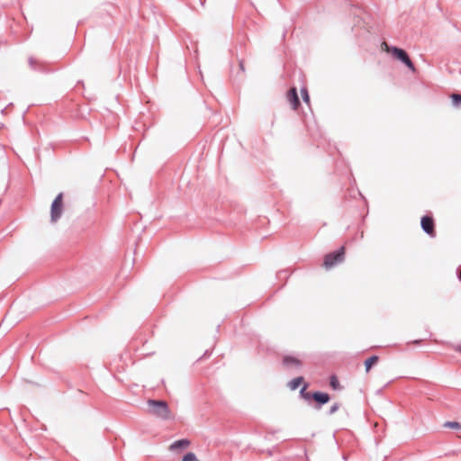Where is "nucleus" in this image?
Returning <instances> with one entry per match:
<instances>
[{
	"instance_id": "nucleus-1",
	"label": "nucleus",
	"mask_w": 461,
	"mask_h": 461,
	"mask_svg": "<svg viewBox=\"0 0 461 461\" xmlns=\"http://www.w3.org/2000/svg\"><path fill=\"white\" fill-rule=\"evenodd\" d=\"M149 413L163 420L172 418L167 403L160 400H149L147 402Z\"/></svg>"
},
{
	"instance_id": "nucleus-2",
	"label": "nucleus",
	"mask_w": 461,
	"mask_h": 461,
	"mask_svg": "<svg viewBox=\"0 0 461 461\" xmlns=\"http://www.w3.org/2000/svg\"><path fill=\"white\" fill-rule=\"evenodd\" d=\"M381 48L383 50L392 54L395 59H399L400 61L404 63L410 69L414 71V65L404 50L397 47L389 46L385 41H383L381 43Z\"/></svg>"
},
{
	"instance_id": "nucleus-3",
	"label": "nucleus",
	"mask_w": 461,
	"mask_h": 461,
	"mask_svg": "<svg viewBox=\"0 0 461 461\" xmlns=\"http://www.w3.org/2000/svg\"><path fill=\"white\" fill-rule=\"evenodd\" d=\"M344 247H341L337 251L327 254L324 258L323 267L326 269H330L336 266L337 264L341 263L344 260Z\"/></svg>"
},
{
	"instance_id": "nucleus-4",
	"label": "nucleus",
	"mask_w": 461,
	"mask_h": 461,
	"mask_svg": "<svg viewBox=\"0 0 461 461\" xmlns=\"http://www.w3.org/2000/svg\"><path fill=\"white\" fill-rule=\"evenodd\" d=\"M62 199H63V194H59L51 204L50 209V220L52 222H56L62 214Z\"/></svg>"
},
{
	"instance_id": "nucleus-5",
	"label": "nucleus",
	"mask_w": 461,
	"mask_h": 461,
	"mask_svg": "<svg viewBox=\"0 0 461 461\" xmlns=\"http://www.w3.org/2000/svg\"><path fill=\"white\" fill-rule=\"evenodd\" d=\"M420 225L422 230L431 237H435L434 221L431 217L426 215L421 218Z\"/></svg>"
},
{
	"instance_id": "nucleus-6",
	"label": "nucleus",
	"mask_w": 461,
	"mask_h": 461,
	"mask_svg": "<svg viewBox=\"0 0 461 461\" xmlns=\"http://www.w3.org/2000/svg\"><path fill=\"white\" fill-rule=\"evenodd\" d=\"M286 98H287L288 102L291 104L292 108L294 110H296L298 108V106L300 105V100H299L297 90L295 87H292L288 91V93L286 95Z\"/></svg>"
},
{
	"instance_id": "nucleus-7",
	"label": "nucleus",
	"mask_w": 461,
	"mask_h": 461,
	"mask_svg": "<svg viewBox=\"0 0 461 461\" xmlns=\"http://www.w3.org/2000/svg\"><path fill=\"white\" fill-rule=\"evenodd\" d=\"M283 363L288 368L299 369L302 366V363L299 359H297L294 357H291V356L285 357Z\"/></svg>"
},
{
	"instance_id": "nucleus-8",
	"label": "nucleus",
	"mask_w": 461,
	"mask_h": 461,
	"mask_svg": "<svg viewBox=\"0 0 461 461\" xmlns=\"http://www.w3.org/2000/svg\"><path fill=\"white\" fill-rule=\"evenodd\" d=\"M312 398L321 405L325 404L330 401V395L321 392H314L312 394Z\"/></svg>"
},
{
	"instance_id": "nucleus-9",
	"label": "nucleus",
	"mask_w": 461,
	"mask_h": 461,
	"mask_svg": "<svg viewBox=\"0 0 461 461\" xmlns=\"http://www.w3.org/2000/svg\"><path fill=\"white\" fill-rule=\"evenodd\" d=\"M190 445V441L188 439H179V440H176L175 441L171 446H170V449L171 450H176V449H180V448H185L187 447L188 446Z\"/></svg>"
},
{
	"instance_id": "nucleus-10",
	"label": "nucleus",
	"mask_w": 461,
	"mask_h": 461,
	"mask_svg": "<svg viewBox=\"0 0 461 461\" xmlns=\"http://www.w3.org/2000/svg\"><path fill=\"white\" fill-rule=\"evenodd\" d=\"M378 361L377 356H372L365 361L366 371L368 372L372 366Z\"/></svg>"
},
{
	"instance_id": "nucleus-11",
	"label": "nucleus",
	"mask_w": 461,
	"mask_h": 461,
	"mask_svg": "<svg viewBox=\"0 0 461 461\" xmlns=\"http://www.w3.org/2000/svg\"><path fill=\"white\" fill-rule=\"evenodd\" d=\"M303 378L302 376L300 377H296L294 379H293L292 381L289 382V387L291 390H295L297 389L300 384H302Z\"/></svg>"
},
{
	"instance_id": "nucleus-12",
	"label": "nucleus",
	"mask_w": 461,
	"mask_h": 461,
	"mask_svg": "<svg viewBox=\"0 0 461 461\" xmlns=\"http://www.w3.org/2000/svg\"><path fill=\"white\" fill-rule=\"evenodd\" d=\"M182 461H199L193 452H189L183 456Z\"/></svg>"
},
{
	"instance_id": "nucleus-13",
	"label": "nucleus",
	"mask_w": 461,
	"mask_h": 461,
	"mask_svg": "<svg viewBox=\"0 0 461 461\" xmlns=\"http://www.w3.org/2000/svg\"><path fill=\"white\" fill-rule=\"evenodd\" d=\"M445 428H450V429H460L461 425L460 423L456 421H447L444 423Z\"/></svg>"
},
{
	"instance_id": "nucleus-14",
	"label": "nucleus",
	"mask_w": 461,
	"mask_h": 461,
	"mask_svg": "<svg viewBox=\"0 0 461 461\" xmlns=\"http://www.w3.org/2000/svg\"><path fill=\"white\" fill-rule=\"evenodd\" d=\"M301 94H302V97H303V100L306 103V104H309L310 102V96H309V94H308V91L305 87L302 88L301 89Z\"/></svg>"
},
{
	"instance_id": "nucleus-15",
	"label": "nucleus",
	"mask_w": 461,
	"mask_h": 461,
	"mask_svg": "<svg viewBox=\"0 0 461 461\" xmlns=\"http://www.w3.org/2000/svg\"><path fill=\"white\" fill-rule=\"evenodd\" d=\"M452 101L455 106H458L461 104V95L458 94L452 95Z\"/></svg>"
},
{
	"instance_id": "nucleus-16",
	"label": "nucleus",
	"mask_w": 461,
	"mask_h": 461,
	"mask_svg": "<svg viewBox=\"0 0 461 461\" xmlns=\"http://www.w3.org/2000/svg\"><path fill=\"white\" fill-rule=\"evenodd\" d=\"M330 386L333 388V389H337L338 386H339V381L337 380V378L335 376H332L330 378Z\"/></svg>"
},
{
	"instance_id": "nucleus-17",
	"label": "nucleus",
	"mask_w": 461,
	"mask_h": 461,
	"mask_svg": "<svg viewBox=\"0 0 461 461\" xmlns=\"http://www.w3.org/2000/svg\"><path fill=\"white\" fill-rule=\"evenodd\" d=\"M339 409V403L336 402L330 407L329 413L331 415V414L335 413Z\"/></svg>"
},
{
	"instance_id": "nucleus-18",
	"label": "nucleus",
	"mask_w": 461,
	"mask_h": 461,
	"mask_svg": "<svg viewBox=\"0 0 461 461\" xmlns=\"http://www.w3.org/2000/svg\"><path fill=\"white\" fill-rule=\"evenodd\" d=\"M28 62L32 68L36 69V67H35L36 60L33 58H29Z\"/></svg>"
},
{
	"instance_id": "nucleus-19",
	"label": "nucleus",
	"mask_w": 461,
	"mask_h": 461,
	"mask_svg": "<svg viewBox=\"0 0 461 461\" xmlns=\"http://www.w3.org/2000/svg\"><path fill=\"white\" fill-rule=\"evenodd\" d=\"M312 394L311 393H306L305 394H303V398L306 399V400H309L312 398Z\"/></svg>"
},
{
	"instance_id": "nucleus-20",
	"label": "nucleus",
	"mask_w": 461,
	"mask_h": 461,
	"mask_svg": "<svg viewBox=\"0 0 461 461\" xmlns=\"http://www.w3.org/2000/svg\"><path fill=\"white\" fill-rule=\"evenodd\" d=\"M305 390H306V385H304V386L301 389V391H300V393H301V395H302V396H303V394H305V393H305Z\"/></svg>"
},
{
	"instance_id": "nucleus-21",
	"label": "nucleus",
	"mask_w": 461,
	"mask_h": 461,
	"mask_svg": "<svg viewBox=\"0 0 461 461\" xmlns=\"http://www.w3.org/2000/svg\"><path fill=\"white\" fill-rule=\"evenodd\" d=\"M457 276H458V279L461 281V267L458 269Z\"/></svg>"
},
{
	"instance_id": "nucleus-22",
	"label": "nucleus",
	"mask_w": 461,
	"mask_h": 461,
	"mask_svg": "<svg viewBox=\"0 0 461 461\" xmlns=\"http://www.w3.org/2000/svg\"><path fill=\"white\" fill-rule=\"evenodd\" d=\"M413 343L414 344H419V343H420V340H419V339L418 340H414Z\"/></svg>"
},
{
	"instance_id": "nucleus-23",
	"label": "nucleus",
	"mask_w": 461,
	"mask_h": 461,
	"mask_svg": "<svg viewBox=\"0 0 461 461\" xmlns=\"http://www.w3.org/2000/svg\"><path fill=\"white\" fill-rule=\"evenodd\" d=\"M240 68L243 69V63L242 62H240Z\"/></svg>"
},
{
	"instance_id": "nucleus-24",
	"label": "nucleus",
	"mask_w": 461,
	"mask_h": 461,
	"mask_svg": "<svg viewBox=\"0 0 461 461\" xmlns=\"http://www.w3.org/2000/svg\"><path fill=\"white\" fill-rule=\"evenodd\" d=\"M457 350L461 353V345L458 347Z\"/></svg>"
}]
</instances>
